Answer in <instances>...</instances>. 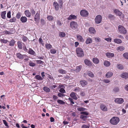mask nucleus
<instances>
[{
	"label": "nucleus",
	"mask_w": 128,
	"mask_h": 128,
	"mask_svg": "<svg viewBox=\"0 0 128 128\" xmlns=\"http://www.w3.org/2000/svg\"><path fill=\"white\" fill-rule=\"evenodd\" d=\"M120 121L119 118L117 117H114L112 118L110 120V122L113 125H117Z\"/></svg>",
	"instance_id": "1"
},
{
	"label": "nucleus",
	"mask_w": 128,
	"mask_h": 128,
	"mask_svg": "<svg viewBox=\"0 0 128 128\" xmlns=\"http://www.w3.org/2000/svg\"><path fill=\"white\" fill-rule=\"evenodd\" d=\"M76 52L77 56L79 57H82L84 54L82 49L80 48H78L76 49Z\"/></svg>",
	"instance_id": "2"
},
{
	"label": "nucleus",
	"mask_w": 128,
	"mask_h": 128,
	"mask_svg": "<svg viewBox=\"0 0 128 128\" xmlns=\"http://www.w3.org/2000/svg\"><path fill=\"white\" fill-rule=\"evenodd\" d=\"M118 29L119 32L121 34H125L126 33V30L124 27L122 25H120L118 26Z\"/></svg>",
	"instance_id": "3"
},
{
	"label": "nucleus",
	"mask_w": 128,
	"mask_h": 128,
	"mask_svg": "<svg viewBox=\"0 0 128 128\" xmlns=\"http://www.w3.org/2000/svg\"><path fill=\"white\" fill-rule=\"evenodd\" d=\"M102 19V16L100 15L97 16L95 19V21L96 23L98 24L101 23Z\"/></svg>",
	"instance_id": "4"
},
{
	"label": "nucleus",
	"mask_w": 128,
	"mask_h": 128,
	"mask_svg": "<svg viewBox=\"0 0 128 128\" xmlns=\"http://www.w3.org/2000/svg\"><path fill=\"white\" fill-rule=\"evenodd\" d=\"M80 14L82 16L86 17L88 16V13L86 10H84L80 11Z\"/></svg>",
	"instance_id": "5"
},
{
	"label": "nucleus",
	"mask_w": 128,
	"mask_h": 128,
	"mask_svg": "<svg viewBox=\"0 0 128 128\" xmlns=\"http://www.w3.org/2000/svg\"><path fill=\"white\" fill-rule=\"evenodd\" d=\"M70 26L72 29H75L77 28L78 24L76 22L72 21L70 23Z\"/></svg>",
	"instance_id": "6"
},
{
	"label": "nucleus",
	"mask_w": 128,
	"mask_h": 128,
	"mask_svg": "<svg viewBox=\"0 0 128 128\" xmlns=\"http://www.w3.org/2000/svg\"><path fill=\"white\" fill-rule=\"evenodd\" d=\"M40 12H37L34 16V20L37 22L39 21L40 20Z\"/></svg>",
	"instance_id": "7"
},
{
	"label": "nucleus",
	"mask_w": 128,
	"mask_h": 128,
	"mask_svg": "<svg viewBox=\"0 0 128 128\" xmlns=\"http://www.w3.org/2000/svg\"><path fill=\"white\" fill-rule=\"evenodd\" d=\"M115 102L120 104H122L124 102V100L122 98H116L114 100Z\"/></svg>",
	"instance_id": "8"
},
{
	"label": "nucleus",
	"mask_w": 128,
	"mask_h": 128,
	"mask_svg": "<svg viewBox=\"0 0 128 128\" xmlns=\"http://www.w3.org/2000/svg\"><path fill=\"white\" fill-rule=\"evenodd\" d=\"M80 83L82 87H84L88 84L87 82L84 80H80Z\"/></svg>",
	"instance_id": "9"
},
{
	"label": "nucleus",
	"mask_w": 128,
	"mask_h": 128,
	"mask_svg": "<svg viewBox=\"0 0 128 128\" xmlns=\"http://www.w3.org/2000/svg\"><path fill=\"white\" fill-rule=\"evenodd\" d=\"M53 6L54 7L55 10H58L59 9V5L56 2H54L53 3Z\"/></svg>",
	"instance_id": "10"
},
{
	"label": "nucleus",
	"mask_w": 128,
	"mask_h": 128,
	"mask_svg": "<svg viewBox=\"0 0 128 128\" xmlns=\"http://www.w3.org/2000/svg\"><path fill=\"white\" fill-rule=\"evenodd\" d=\"M100 108L102 110L104 111H106L108 110L107 107L102 104H101Z\"/></svg>",
	"instance_id": "11"
},
{
	"label": "nucleus",
	"mask_w": 128,
	"mask_h": 128,
	"mask_svg": "<svg viewBox=\"0 0 128 128\" xmlns=\"http://www.w3.org/2000/svg\"><path fill=\"white\" fill-rule=\"evenodd\" d=\"M85 64L87 66H90L92 65V63L89 60L85 59L84 61Z\"/></svg>",
	"instance_id": "12"
},
{
	"label": "nucleus",
	"mask_w": 128,
	"mask_h": 128,
	"mask_svg": "<svg viewBox=\"0 0 128 128\" xmlns=\"http://www.w3.org/2000/svg\"><path fill=\"white\" fill-rule=\"evenodd\" d=\"M106 55L108 58H111L114 56V54L113 53L107 52L106 53Z\"/></svg>",
	"instance_id": "13"
},
{
	"label": "nucleus",
	"mask_w": 128,
	"mask_h": 128,
	"mask_svg": "<svg viewBox=\"0 0 128 128\" xmlns=\"http://www.w3.org/2000/svg\"><path fill=\"white\" fill-rule=\"evenodd\" d=\"M89 31L91 34H94L96 32L94 28L92 27H90L89 28Z\"/></svg>",
	"instance_id": "14"
},
{
	"label": "nucleus",
	"mask_w": 128,
	"mask_h": 128,
	"mask_svg": "<svg viewBox=\"0 0 128 128\" xmlns=\"http://www.w3.org/2000/svg\"><path fill=\"white\" fill-rule=\"evenodd\" d=\"M6 11H4L2 12L1 14V16L2 18L3 19H6Z\"/></svg>",
	"instance_id": "15"
},
{
	"label": "nucleus",
	"mask_w": 128,
	"mask_h": 128,
	"mask_svg": "<svg viewBox=\"0 0 128 128\" xmlns=\"http://www.w3.org/2000/svg\"><path fill=\"white\" fill-rule=\"evenodd\" d=\"M76 36L77 38L78 41L82 42H84V39L82 38V36L80 35H77Z\"/></svg>",
	"instance_id": "16"
},
{
	"label": "nucleus",
	"mask_w": 128,
	"mask_h": 128,
	"mask_svg": "<svg viewBox=\"0 0 128 128\" xmlns=\"http://www.w3.org/2000/svg\"><path fill=\"white\" fill-rule=\"evenodd\" d=\"M77 17L75 15L71 14L70 15L68 18L67 19L68 20H74L76 19Z\"/></svg>",
	"instance_id": "17"
},
{
	"label": "nucleus",
	"mask_w": 128,
	"mask_h": 128,
	"mask_svg": "<svg viewBox=\"0 0 128 128\" xmlns=\"http://www.w3.org/2000/svg\"><path fill=\"white\" fill-rule=\"evenodd\" d=\"M70 96L73 99L75 100H77V98L76 95V93L74 92H72L70 94Z\"/></svg>",
	"instance_id": "18"
},
{
	"label": "nucleus",
	"mask_w": 128,
	"mask_h": 128,
	"mask_svg": "<svg viewBox=\"0 0 128 128\" xmlns=\"http://www.w3.org/2000/svg\"><path fill=\"white\" fill-rule=\"evenodd\" d=\"M24 55H22L20 53H18L16 54V56L17 58L20 59L22 60L24 58Z\"/></svg>",
	"instance_id": "19"
},
{
	"label": "nucleus",
	"mask_w": 128,
	"mask_h": 128,
	"mask_svg": "<svg viewBox=\"0 0 128 128\" xmlns=\"http://www.w3.org/2000/svg\"><path fill=\"white\" fill-rule=\"evenodd\" d=\"M114 13L116 14V15L119 16H120L122 13L121 12H120L119 10L117 9H115L114 10Z\"/></svg>",
	"instance_id": "20"
},
{
	"label": "nucleus",
	"mask_w": 128,
	"mask_h": 128,
	"mask_svg": "<svg viewBox=\"0 0 128 128\" xmlns=\"http://www.w3.org/2000/svg\"><path fill=\"white\" fill-rule=\"evenodd\" d=\"M104 64L106 67H108L110 65V63L108 61L106 60L104 62Z\"/></svg>",
	"instance_id": "21"
},
{
	"label": "nucleus",
	"mask_w": 128,
	"mask_h": 128,
	"mask_svg": "<svg viewBox=\"0 0 128 128\" xmlns=\"http://www.w3.org/2000/svg\"><path fill=\"white\" fill-rule=\"evenodd\" d=\"M113 75L112 72H107L106 75V76L107 78H110Z\"/></svg>",
	"instance_id": "22"
},
{
	"label": "nucleus",
	"mask_w": 128,
	"mask_h": 128,
	"mask_svg": "<svg viewBox=\"0 0 128 128\" xmlns=\"http://www.w3.org/2000/svg\"><path fill=\"white\" fill-rule=\"evenodd\" d=\"M82 67L81 66H77L76 67V69L74 71L76 72H80L82 69Z\"/></svg>",
	"instance_id": "23"
},
{
	"label": "nucleus",
	"mask_w": 128,
	"mask_h": 128,
	"mask_svg": "<svg viewBox=\"0 0 128 128\" xmlns=\"http://www.w3.org/2000/svg\"><path fill=\"white\" fill-rule=\"evenodd\" d=\"M20 21L22 23H25L27 21V18L26 16H22L20 19Z\"/></svg>",
	"instance_id": "24"
},
{
	"label": "nucleus",
	"mask_w": 128,
	"mask_h": 128,
	"mask_svg": "<svg viewBox=\"0 0 128 128\" xmlns=\"http://www.w3.org/2000/svg\"><path fill=\"white\" fill-rule=\"evenodd\" d=\"M121 77L123 78L126 79L128 77V74L126 72L122 74Z\"/></svg>",
	"instance_id": "25"
},
{
	"label": "nucleus",
	"mask_w": 128,
	"mask_h": 128,
	"mask_svg": "<svg viewBox=\"0 0 128 128\" xmlns=\"http://www.w3.org/2000/svg\"><path fill=\"white\" fill-rule=\"evenodd\" d=\"M17 45L18 48L20 49H22V42L20 41H18L17 42Z\"/></svg>",
	"instance_id": "26"
},
{
	"label": "nucleus",
	"mask_w": 128,
	"mask_h": 128,
	"mask_svg": "<svg viewBox=\"0 0 128 128\" xmlns=\"http://www.w3.org/2000/svg\"><path fill=\"white\" fill-rule=\"evenodd\" d=\"M28 53L32 55H34L36 54V53L32 48H29L28 51Z\"/></svg>",
	"instance_id": "27"
},
{
	"label": "nucleus",
	"mask_w": 128,
	"mask_h": 128,
	"mask_svg": "<svg viewBox=\"0 0 128 128\" xmlns=\"http://www.w3.org/2000/svg\"><path fill=\"white\" fill-rule=\"evenodd\" d=\"M92 62L94 64H98L99 62V60L96 58H94L92 59Z\"/></svg>",
	"instance_id": "28"
},
{
	"label": "nucleus",
	"mask_w": 128,
	"mask_h": 128,
	"mask_svg": "<svg viewBox=\"0 0 128 128\" xmlns=\"http://www.w3.org/2000/svg\"><path fill=\"white\" fill-rule=\"evenodd\" d=\"M24 13L27 17H30L31 16V13L28 10H26L24 12Z\"/></svg>",
	"instance_id": "29"
},
{
	"label": "nucleus",
	"mask_w": 128,
	"mask_h": 128,
	"mask_svg": "<svg viewBox=\"0 0 128 128\" xmlns=\"http://www.w3.org/2000/svg\"><path fill=\"white\" fill-rule=\"evenodd\" d=\"M16 41L14 39H12L9 42V45L11 46H14L15 43Z\"/></svg>",
	"instance_id": "30"
},
{
	"label": "nucleus",
	"mask_w": 128,
	"mask_h": 128,
	"mask_svg": "<svg viewBox=\"0 0 128 128\" xmlns=\"http://www.w3.org/2000/svg\"><path fill=\"white\" fill-rule=\"evenodd\" d=\"M114 42L117 44H119L122 42V40L118 38H115L114 40Z\"/></svg>",
	"instance_id": "31"
},
{
	"label": "nucleus",
	"mask_w": 128,
	"mask_h": 128,
	"mask_svg": "<svg viewBox=\"0 0 128 128\" xmlns=\"http://www.w3.org/2000/svg\"><path fill=\"white\" fill-rule=\"evenodd\" d=\"M92 39L90 38H88L87 39L85 42L86 44H88L92 43Z\"/></svg>",
	"instance_id": "32"
},
{
	"label": "nucleus",
	"mask_w": 128,
	"mask_h": 128,
	"mask_svg": "<svg viewBox=\"0 0 128 128\" xmlns=\"http://www.w3.org/2000/svg\"><path fill=\"white\" fill-rule=\"evenodd\" d=\"M125 49V48L122 46H120L118 47L116 50L118 52L122 51Z\"/></svg>",
	"instance_id": "33"
},
{
	"label": "nucleus",
	"mask_w": 128,
	"mask_h": 128,
	"mask_svg": "<svg viewBox=\"0 0 128 128\" xmlns=\"http://www.w3.org/2000/svg\"><path fill=\"white\" fill-rule=\"evenodd\" d=\"M58 72L60 74H66V72L65 70L62 69H60L58 70Z\"/></svg>",
	"instance_id": "34"
},
{
	"label": "nucleus",
	"mask_w": 128,
	"mask_h": 128,
	"mask_svg": "<svg viewBox=\"0 0 128 128\" xmlns=\"http://www.w3.org/2000/svg\"><path fill=\"white\" fill-rule=\"evenodd\" d=\"M16 20L15 17H13L9 20V22H16Z\"/></svg>",
	"instance_id": "35"
},
{
	"label": "nucleus",
	"mask_w": 128,
	"mask_h": 128,
	"mask_svg": "<svg viewBox=\"0 0 128 128\" xmlns=\"http://www.w3.org/2000/svg\"><path fill=\"white\" fill-rule=\"evenodd\" d=\"M35 78L38 80H43V78L40 75H36L35 76Z\"/></svg>",
	"instance_id": "36"
},
{
	"label": "nucleus",
	"mask_w": 128,
	"mask_h": 128,
	"mask_svg": "<svg viewBox=\"0 0 128 128\" xmlns=\"http://www.w3.org/2000/svg\"><path fill=\"white\" fill-rule=\"evenodd\" d=\"M66 35L65 33L63 32H60L59 33V36L61 37H64Z\"/></svg>",
	"instance_id": "37"
},
{
	"label": "nucleus",
	"mask_w": 128,
	"mask_h": 128,
	"mask_svg": "<svg viewBox=\"0 0 128 128\" xmlns=\"http://www.w3.org/2000/svg\"><path fill=\"white\" fill-rule=\"evenodd\" d=\"M43 90L46 92H49L50 91V89L48 87L44 86L43 87Z\"/></svg>",
	"instance_id": "38"
},
{
	"label": "nucleus",
	"mask_w": 128,
	"mask_h": 128,
	"mask_svg": "<svg viewBox=\"0 0 128 128\" xmlns=\"http://www.w3.org/2000/svg\"><path fill=\"white\" fill-rule=\"evenodd\" d=\"M87 74L91 77L93 78L94 76V75L92 72L88 71L87 73Z\"/></svg>",
	"instance_id": "39"
},
{
	"label": "nucleus",
	"mask_w": 128,
	"mask_h": 128,
	"mask_svg": "<svg viewBox=\"0 0 128 128\" xmlns=\"http://www.w3.org/2000/svg\"><path fill=\"white\" fill-rule=\"evenodd\" d=\"M38 41L39 43L41 44L42 46H44V42L42 38H40L38 40Z\"/></svg>",
	"instance_id": "40"
},
{
	"label": "nucleus",
	"mask_w": 128,
	"mask_h": 128,
	"mask_svg": "<svg viewBox=\"0 0 128 128\" xmlns=\"http://www.w3.org/2000/svg\"><path fill=\"white\" fill-rule=\"evenodd\" d=\"M58 2L60 6V8H62L63 6L62 5L63 4V0H59Z\"/></svg>",
	"instance_id": "41"
},
{
	"label": "nucleus",
	"mask_w": 128,
	"mask_h": 128,
	"mask_svg": "<svg viewBox=\"0 0 128 128\" xmlns=\"http://www.w3.org/2000/svg\"><path fill=\"white\" fill-rule=\"evenodd\" d=\"M46 48L48 49L49 50L52 47V46L50 44H45Z\"/></svg>",
	"instance_id": "42"
},
{
	"label": "nucleus",
	"mask_w": 128,
	"mask_h": 128,
	"mask_svg": "<svg viewBox=\"0 0 128 128\" xmlns=\"http://www.w3.org/2000/svg\"><path fill=\"white\" fill-rule=\"evenodd\" d=\"M3 122L5 126L7 128H8L9 126L8 125V123L5 120H3Z\"/></svg>",
	"instance_id": "43"
},
{
	"label": "nucleus",
	"mask_w": 128,
	"mask_h": 128,
	"mask_svg": "<svg viewBox=\"0 0 128 128\" xmlns=\"http://www.w3.org/2000/svg\"><path fill=\"white\" fill-rule=\"evenodd\" d=\"M88 117L87 116H84L83 115L80 116V118L82 119L83 120L85 121L86 120L87 118Z\"/></svg>",
	"instance_id": "44"
},
{
	"label": "nucleus",
	"mask_w": 128,
	"mask_h": 128,
	"mask_svg": "<svg viewBox=\"0 0 128 128\" xmlns=\"http://www.w3.org/2000/svg\"><path fill=\"white\" fill-rule=\"evenodd\" d=\"M37 63L38 64H41L42 65L44 64V62L40 60H36Z\"/></svg>",
	"instance_id": "45"
},
{
	"label": "nucleus",
	"mask_w": 128,
	"mask_h": 128,
	"mask_svg": "<svg viewBox=\"0 0 128 128\" xmlns=\"http://www.w3.org/2000/svg\"><path fill=\"white\" fill-rule=\"evenodd\" d=\"M77 110L80 111H83L86 110V109L82 107H80L77 108Z\"/></svg>",
	"instance_id": "46"
},
{
	"label": "nucleus",
	"mask_w": 128,
	"mask_h": 128,
	"mask_svg": "<svg viewBox=\"0 0 128 128\" xmlns=\"http://www.w3.org/2000/svg\"><path fill=\"white\" fill-rule=\"evenodd\" d=\"M113 90L114 92H117L119 91V89L118 87H116L114 88Z\"/></svg>",
	"instance_id": "47"
},
{
	"label": "nucleus",
	"mask_w": 128,
	"mask_h": 128,
	"mask_svg": "<svg viewBox=\"0 0 128 128\" xmlns=\"http://www.w3.org/2000/svg\"><path fill=\"white\" fill-rule=\"evenodd\" d=\"M58 102L60 104H65V102L62 100H57Z\"/></svg>",
	"instance_id": "48"
},
{
	"label": "nucleus",
	"mask_w": 128,
	"mask_h": 128,
	"mask_svg": "<svg viewBox=\"0 0 128 128\" xmlns=\"http://www.w3.org/2000/svg\"><path fill=\"white\" fill-rule=\"evenodd\" d=\"M47 18L48 20L51 21L53 20L54 18L52 16H47Z\"/></svg>",
	"instance_id": "49"
},
{
	"label": "nucleus",
	"mask_w": 128,
	"mask_h": 128,
	"mask_svg": "<svg viewBox=\"0 0 128 128\" xmlns=\"http://www.w3.org/2000/svg\"><path fill=\"white\" fill-rule=\"evenodd\" d=\"M22 41L24 42H26L27 40L28 39V38L26 36H23L22 37Z\"/></svg>",
	"instance_id": "50"
},
{
	"label": "nucleus",
	"mask_w": 128,
	"mask_h": 128,
	"mask_svg": "<svg viewBox=\"0 0 128 128\" xmlns=\"http://www.w3.org/2000/svg\"><path fill=\"white\" fill-rule=\"evenodd\" d=\"M123 57L126 59L128 60V53L126 52L123 55Z\"/></svg>",
	"instance_id": "51"
},
{
	"label": "nucleus",
	"mask_w": 128,
	"mask_h": 128,
	"mask_svg": "<svg viewBox=\"0 0 128 128\" xmlns=\"http://www.w3.org/2000/svg\"><path fill=\"white\" fill-rule=\"evenodd\" d=\"M28 64L30 66L32 67L36 65V64L32 62H29Z\"/></svg>",
	"instance_id": "52"
},
{
	"label": "nucleus",
	"mask_w": 128,
	"mask_h": 128,
	"mask_svg": "<svg viewBox=\"0 0 128 128\" xmlns=\"http://www.w3.org/2000/svg\"><path fill=\"white\" fill-rule=\"evenodd\" d=\"M50 52L51 54H55L56 52V50L54 49H51Z\"/></svg>",
	"instance_id": "53"
},
{
	"label": "nucleus",
	"mask_w": 128,
	"mask_h": 128,
	"mask_svg": "<svg viewBox=\"0 0 128 128\" xmlns=\"http://www.w3.org/2000/svg\"><path fill=\"white\" fill-rule=\"evenodd\" d=\"M0 41L2 43H6L8 42V41L7 40H5L4 38L3 39H1Z\"/></svg>",
	"instance_id": "54"
},
{
	"label": "nucleus",
	"mask_w": 128,
	"mask_h": 128,
	"mask_svg": "<svg viewBox=\"0 0 128 128\" xmlns=\"http://www.w3.org/2000/svg\"><path fill=\"white\" fill-rule=\"evenodd\" d=\"M21 15L20 12H18L16 14V17L17 19H19L21 16Z\"/></svg>",
	"instance_id": "55"
},
{
	"label": "nucleus",
	"mask_w": 128,
	"mask_h": 128,
	"mask_svg": "<svg viewBox=\"0 0 128 128\" xmlns=\"http://www.w3.org/2000/svg\"><path fill=\"white\" fill-rule=\"evenodd\" d=\"M80 89L78 87H76L75 88L74 91L75 92H79L80 91Z\"/></svg>",
	"instance_id": "56"
},
{
	"label": "nucleus",
	"mask_w": 128,
	"mask_h": 128,
	"mask_svg": "<svg viewBox=\"0 0 128 128\" xmlns=\"http://www.w3.org/2000/svg\"><path fill=\"white\" fill-rule=\"evenodd\" d=\"M117 68L118 69L122 70L123 68V66L121 64L118 65Z\"/></svg>",
	"instance_id": "57"
},
{
	"label": "nucleus",
	"mask_w": 128,
	"mask_h": 128,
	"mask_svg": "<svg viewBox=\"0 0 128 128\" xmlns=\"http://www.w3.org/2000/svg\"><path fill=\"white\" fill-rule=\"evenodd\" d=\"M7 18H11V12L10 11L7 12Z\"/></svg>",
	"instance_id": "58"
},
{
	"label": "nucleus",
	"mask_w": 128,
	"mask_h": 128,
	"mask_svg": "<svg viewBox=\"0 0 128 128\" xmlns=\"http://www.w3.org/2000/svg\"><path fill=\"white\" fill-rule=\"evenodd\" d=\"M24 60L26 61H27L28 60V56L26 55H24Z\"/></svg>",
	"instance_id": "59"
},
{
	"label": "nucleus",
	"mask_w": 128,
	"mask_h": 128,
	"mask_svg": "<svg viewBox=\"0 0 128 128\" xmlns=\"http://www.w3.org/2000/svg\"><path fill=\"white\" fill-rule=\"evenodd\" d=\"M4 34H12V33L11 32H10V31H8L7 30H6L4 31Z\"/></svg>",
	"instance_id": "60"
},
{
	"label": "nucleus",
	"mask_w": 128,
	"mask_h": 128,
	"mask_svg": "<svg viewBox=\"0 0 128 128\" xmlns=\"http://www.w3.org/2000/svg\"><path fill=\"white\" fill-rule=\"evenodd\" d=\"M95 40L96 42H100L101 40L99 38L96 37L95 38Z\"/></svg>",
	"instance_id": "61"
},
{
	"label": "nucleus",
	"mask_w": 128,
	"mask_h": 128,
	"mask_svg": "<svg viewBox=\"0 0 128 128\" xmlns=\"http://www.w3.org/2000/svg\"><path fill=\"white\" fill-rule=\"evenodd\" d=\"M30 12H31L32 14V16H34L36 13V12L33 9H31L30 10Z\"/></svg>",
	"instance_id": "62"
},
{
	"label": "nucleus",
	"mask_w": 128,
	"mask_h": 128,
	"mask_svg": "<svg viewBox=\"0 0 128 128\" xmlns=\"http://www.w3.org/2000/svg\"><path fill=\"white\" fill-rule=\"evenodd\" d=\"M59 91L60 92L62 93H65L66 91L63 88H61L60 90H59Z\"/></svg>",
	"instance_id": "63"
},
{
	"label": "nucleus",
	"mask_w": 128,
	"mask_h": 128,
	"mask_svg": "<svg viewBox=\"0 0 128 128\" xmlns=\"http://www.w3.org/2000/svg\"><path fill=\"white\" fill-rule=\"evenodd\" d=\"M90 126L86 125L83 124L82 126V128H89Z\"/></svg>",
	"instance_id": "64"
}]
</instances>
